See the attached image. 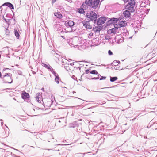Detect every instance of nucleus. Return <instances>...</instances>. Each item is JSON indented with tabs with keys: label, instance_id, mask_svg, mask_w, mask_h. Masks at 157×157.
Listing matches in <instances>:
<instances>
[{
	"label": "nucleus",
	"instance_id": "nucleus-1",
	"mask_svg": "<svg viewBox=\"0 0 157 157\" xmlns=\"http://www.w3.org/2000/svg\"><path fill=\"white\" fill-rule=\"evenodd\" d=\"M104 0H85V3L94 9H99L101 2Z\"/></svg>",
	"mask_w": 157,
	"mask_h": 157
},
{
	"label": "nucleus",
	"instance_id": "nucleus-2",
	"mask_svg": "<svg viewBox=\"0 0 157 157\" xmlns=\"http://www.w3.org/2000/svg\"><path fill=\"white\" fill-rule=\"evenodd\" d=\"M86 17L89 19V20H88L89 21H92L94 22V26L96 25L98 15L94 12L92 11H90L89 13H87L86 15Z\"/></svg>",
	"mask_w": 157,
	"mask_h": 157
},
{
	"label": "nucleus",
	"instance_id": "nucleus-3",
	"mask_svg": "<svg viewBox=\"0 0 157 157\" xmlns=\"http://www.w3.org/2000/svg\"><path fill=\"white\" fill-rule=\"evenodd\" d=\"M128 4L124 6V8L130 10L131 13L134 12L135 9L134 7L136 4L135 0H129Z\"/></svg>",
	"mask_w": 157,
	"mask_h": 157
},
{
	"label": "nucleus",
	"instance_id": "nucleus-4",
	"mask_svg": "<svg viewBox=\"0 0 157 157\" xmlns=\"http://www.w3.org/2000/svg\"><path fill=\"white\" fill-rule=\"evenodd\" d=\"M42 101L43 102V105L45 107H49L52 105V100L50 98H44L42 99Z\"/></svg>",
	"mask_w": 157,
	"mask_h": 157
},
{
	"label": "nucleus",
	"instance_id": "nucleus-5",
	"mask_svg": "<svg viewBox=\"0 0 157 157\" xmlns=\"http://www.w3.org/2000/svg\"><path fill=\"white\" fill-rule=\"evenodd\" d=\"M109 19L106 23V24L107 26H109L112 24H114L117 23L118 21L119 20V19L117 18L113 17L110 18H107Z\"/></svg>",
	"mask_w": 157,
	"mask_h": 157
},
{
	"label": "nucleus",
	"instance_id": "nucleus-6",
	"mask_svg": "<svg viewBox=\"0 0 157 157\" xmlns=\"http://www.w3.org/2000/svg\"><path fill=\"white\" fill-rule=\"evenodd\" d=\"M107 18L108 17L105 16L100 17L96 20V25L97 24L98 25H101L105 23Z\"/></svg>",
	"mask_w": 157,
	"mask_h": 157
},
{
	"label": "nucleus",
	"instance_id": "nucleus-7",
	"mask_svg": "<svg viewBox=\"0 0 157 157\" xmlns=\"http://www.w3.org/2000/svg\"><path fill=\"white\" fill-rule=\"evenodd\" d=\"M87 6H89L85 3V2L82 3L81 7L78 9L77 11L80 14H83L85 13L84 9H86Z\"/></svg>",
	"mask_w": 157,
	"mask_h": 157
},
{
	"label": "nucleus",
	"instance_id": "nucleus-8",
	"mask_svg": "<svg viewBox=\"0 0 157 157\" xmlns=\"http://www.w3.org/2000/svg\"><path fill=\"white\" fill-rule=\"evenodd\" d=\"M64 25L67 27H70L71 28V31H72V27L75 25V23L71 20H67L65 22Z\"/></svg>",
	"mask_w": 157,
	"mask_h": 157
},
{
	"label": "nucleus",
	"instance_id": "nucleus-9",
	"mask_svg": "<svg viewBox=\"0 0 157 157\" xmlns=\"http://www.w3.org/2000/svg\"><path fill=\"white\" fill-rule=\"evenodd\" d=\"M90 21H89L84 20L82 22V23L83 24V26H84L86 29H91L92 28V25L90 24Z\"/></svg>",
	"mask_w": 157,
	"mask_h": 157
},
{
	"label": "nucleus",
	"instance_id": "nucleus-10",
	"mask_svg": "<svg viewBox=\"0 0 157 157\" xmlns=\"http://www.w3.org/2000/svg\"><path fill=\"white\" fill-rule=\"evenodd\" d=\"M21 96L22 98L25 101L28 100L30 97L29 94L25 91H23L21 93Z\"/></svg>",
	"mask_w": 157,
	"mask_h": 157
},
{
	"label": "nucleus",
	"instance_id": "nucleus-11",
	"mask_svg": "<svg viewBox=\"0 0 157 157\" xmlns=\"http://www.w3.org/2000/svg\"><path fill=\"white\" fill-rule=\"evenodd\" d=\"M3 78V81L5 83H10L8 81V80L9 79V73H6L4 75Z\"/></svg>",
	"mask_w": 157,
	"mask_h": 157
},
{
	"label": "nucleus",
	"instance_id": "nucleus-12",
	"mask_svg": "<svg viewBox=\"0 0 157 157\" xmlns=\"http://www.w3.org/2000/svg\"><path fill=\"white\" fill-rule=\"evenodd\" d=\"M14 35L17 39H19L20 37V32H19V30L18 28H15L14 29Z\"/></svg>",
	"mask_w": 157,
	"mask_h": 157
},
{
	"label": "nucleus",
	"instance_id": "nucleus-13",
	"mask_svg": "<svg viewBox=\"0 0 157 157\" xmlns=\"http://www.w3.org/2000/svg\"><path fill=\"white\" fill-rule=\"evenodd\" d=\"M130 11V10H126L123 12V14L124 16L126 18H129L131 15Z\"/></svg>",
	"mask_w": 157,
	"mask_h": 157
},
{
	"label": "nucleus",
	"instance_id": "nucleus-14",
	"mask_svg": "<svg viewBox=\"0 0 157 157\" xmlns=\"http://www.w3.org/2000/svg\"><path fill=\"white\" fill-rule=\"evenodd\" d=\"M36 98L37 101L39 103H41L42 101V100H41V94L40 92H39L36 94Z\"/></svg>",
	"mask_w": 157,
	"mask_h": 157
},
{
	"label": "nucleus",
	"instance_id": "nucleus-15",
	"mask_svg": "<svg viewBox=\"0 0 157 157\" xmlns=\"http://www.w3.org/2000/svg\"><path fill=\"white\" fill-rule=\"evenodd\" d=\"M54 14L55 16H56L57 18L59 19L62 18L63 17V16L62 14L59 12L55 13Z\"/></svg>",
	"mask_w": 157,
	"mask_h": 157
},
{
	"label": "nucleus",
	"instance_id": "nucleus-16",
	"mask_svg": "<svg viewBox=\"0 0 157 157\" xmlns=\"http://www.w3.org/2000/svg\"><path fill=\"white\" fill-rule=\"evenodd\" d=\"M109 33H115L116 32H118V31L116 30L115 28L110 29L108 31Z\"/></svg>",
	"mask_w": 157,
	"mask_h": 157
},
{
	"label": "nucleus",
	"instance_id": "nucleus-17",
	"mask_svg": "<svg viewBox=\"0 0 157 157\" xmlns=\"http://www.w3.org/2000/svg\"><path fill=\"white\" fill-rule=\"evenodd\" d=\"M78 125L76 122H74L70 124V127L75 128L78 126Z\"/></svg>",
	"mask_w": 157,
	"mask_h": 157
},
{
	"label": "nucleus",
	"instance_id": "nucleus-18",
	"mask_svg": "<svg viewBox=\"0 0 157 157\" xmlns=\"http://www.w3.org/2000/svg\"><path fill=\"white\" fill-rule=\"evenodd\" d=\"M127 25L126 22L125 21H121L119 24V25L121 27H125Z\"/></svg>",
	"mask_w": 157,
	"mask_h": 157
},
{
	"label": "nucleus",
	"instance_id": "nucleus-19",
	"mask_svg": "<svg viewBox=\"0 0 157 157\" xmlns=\"http://www.w3.org/2000/svg\"><path fill=\"white\" fill-rule=\"evenodd\" d=\"M55 76V81L57 83L59 84L60 80V78L59 77V75L58 74H57L56 76Z\"/></svg>",
	"mask_w": 157,
	"mask_h": 157
},
{
	"label": "nucleus",
	"instance_id": "nucleus-20",
	"mask_svg": "<svg viewBox=\"0 0 157 157\" xmlns=\"http://www.w3.org/2000/svg\"><path fill=\"white\" fill-rule=\"evenodd\" d=\"M110 80L111 82H114L115 81L117 80L118 79V78L116 76L115 77H111L110 76Z\"/></svg>",
	"mask_w": 157,
	"mask_h": 157
},
{
	"label": "nucleus",
	"instance_id": "nucleus-21",
	"mask_svg": "<svg viewBox=\"0 0 157 157\" xmlns=\"http://www.w3.org/2000/svg\"><path fill=\"white\" fill-rule=\"evenodd\" d=\"M120 63V62L119 61H117L116 60H114L113 63L111 64H113V65L116 66H117L119 63Z\"/></svg>",
	"mask_w": 157,
	"mask_h": 157
},
{
	"label": "nucleus",
	"instance_id": "nucleus-22",
	"mask_svg": "<svg viewBox=\"0 0 157 157\" xmlns=\"http://www.w3.org/2000/svg\"><path fill=\"white\" fill-rule=\"evenodd\" d=\"M90 74H94V75H98V73L96 70H92L90 71Z\"/></svg>",
	"mask_w": 157,
	"mask_h": 157
},
{
	"label": "nucleus",
	"instance_id": "nucleus-23",
	"mask_svg": "<svg viewBox=\"0 0 157 157\" xmlns=\"http://www.w3.org/2000/svg\"><path fill=\"white\" fill-rule=\"evenodd\" d=\"M48 70L51 71L54 76H56L57 75L56 73L53 70V69L52 67L50 68V69H49Z\"/></svg>",
	"mask_w": 157,
	"mask_h": 157
},
{
	"label": "nucleus",
	"instance_id": "nucleus-24",
	"mask_svg": "<svg viewBox=\"0 0 157 157\" xmlns=\"http://www.w3.org/2000/svg\"><path fill=\"white\" fill-rule=\"evenodd\" d=\"M42 66L47 68L48 70L50 69V68L51 67L50 66H48V65L44 63H42Z\"/></svg>",
	"mask_w": 157,
	"mask_h": 157
},
{
	"label": "nucleus",
	"instance_id": "nucleus-25",
	"mask_svg": "<svg viewBox=\"0 0 157 157\" xmlns=\"http://www.w3.org/2000/svg\"><path fill=\"white\" fill-rule=\"evenodd\" d=\"M114 28L116 29V30H117L118 32L119 31L118 29L121 28L119 25V24H116L114 25Z\"/></svg>",
	"mask_w": 157,
	"mask_h": 157
},
{
	"label": "nucleus",
	"instance_id": "nucleus-26",
	"mask_svg": "<svg viewBox=\"0 0 157 157\" xmlns=\"http://www.w3.org/2000/svg\"><path fill=\"white\" fill-rule=\"evenodd\" d=\"M6 6L10 8V2L5 3L2 6H0V8H1L2 6Z\"/></svg>",
	"mask_w": 157,
	"mask_h": 157
},
{
	"label": "nucleus",
	"instance_id": "nucleus-27",
	"mask_svg": "<svg viewBox=\"0 0 157 157\" xmlns=\"http://www.w3.org/2000/svg\"><path fill=\"white\" fill-rule=\"evenodd\" d=\"M4 20L5 21L7 25H8V26H9L10 24L9 22H10V19L9 18L7 19L4 17Z\"/></svg>",
	"mask_w": 157,
	"mask_h": 157
},
{
	"label": "nucleus",
	"instance_id": "nucleus-28",
	"mask_svg": "<svg viewBox=\"0 0 157 157\" xmlns=\"http://www.w3.org/2000/svg\"><path fill=\"white\" fill-rule=\"evenodd\" d=\"M9 27L8 26L7 27V28L6 29V35L8 36L9 35V29H7Z\"/></svg>",
	"mask_w": 157,
	"mask_h": 157
},
{
	"label": "nucleus",
	"instance_id": "nucleus-29",
	"mask_svg": "<svg viewBox=\"0 0 157 157\" xmlns=\"http://www.w3.org/2000/svg\"><path fill=\"white\" fill-rule=\"evenodd\" d=\"M65 68L68 71H70L71 70V67L69 66H64Z\"/></svg>",
	"mask_w": 157,
	"mask_h": 157
},
{
	"label": "nucleus",
	"instance_id": "nucleus-30",
	"mask_svg": "<svg viewBox=\"0 0 157 157\" xmlns=\"http://www.w3.org/2000/svg\"><path fill=\"white\" fill-rule=\"evenodd\" d=\"M97 27H98V32H100V31L102 29L103 27L101 25H99Z\"/></svg>",
	"mask_w": 157,
	"mask_h": 157
},
{
	"label": "nucleus",
	"instance_id": "nucleus-31",
	"mask_svg": "<svg viewBox=\"0 0 157 157\" xmlns=\"http://www.w3.org/2000/svg\"><path fill=\"white\" fill-rule=\"evenodd\" d=\"M100 128V127L98 126H96V127H94V131H98L99 130L98 129V128Z\"/></svg>",
	"mask_w": 157,
	"mask_h": 157
},
{
	"label": "nucleus",
	"instance_id": "nucleus-32",
	"mask_svg": "<svg viewBox=\"0 0 157 157\" xmlns=\"http://www.w3.org/2000/svg\"><path fill=\"white\" fill-rule=\"evenodd\" d=\"M99 75H100V74H98V77H94L91 78H89L90 79H91V80H96V79H98L99 78Z\"/></svg>",
	"mask_w": 157,
	"mask_h": 157
},
{
	"label": "nucleus",
	"instance_id": "nucleus-33",
	"mask_svg": "<svg viewBox=\"0 0 157 157\" xmlns=\"http://www.w3.org/2000/svg\"><path fill=\"white\" fill-rule=\"evenodd\" d=\"M117 86V85H115V86H113L112 87H104V88H101L99 89V90H103V89H108V88H114V87H115Z\"/></svg>",
	"mask_w": 157,
	"mask_h": 157
},
{
	"label": "nucleus",
	"instance_id": "nucleus-34",
	"mask_svg": "<svg viewBox=\"0 0 157 157\" xmlns=\"http://www.w3.org/2000/svg\"><path fill=\"white\" fill-rule=\"evenodd\" d=\"M93 30L95 32H98V27L97 26H96L95 27L93 28Z\"/></svg>",
	"mask_w": 157,
	"mask_h": 157
},
{
	"label": "nucleus",
	"instance_id": "nucleus-35",
	"mask_svg": "<svg viewBox=\"0 0 157 157\" xmlns=\"http://www.w3.org/2000/svg\"><path fill=\"white\" fill-rule=\"evenodd\" d=\"M101 77V78H100V80H104L106 78V77L105 76H101L100 75H99Z\"/></svg>",
	"mask_w": 157,
	"mask_h": 157
},
{
	"label": "nucleus",
	"instance_id": "nucleus-36",
	"mask_svg": "<svg viewBox=\"0 0 157 157\" xmlns=\"http://www.w3.org/2000/svg\"><path fill=\"white\" fill-rule=\"evenodd\" d=\"M2 90H6V92H10V89L9 88L4 89Z\"/></svg>",
	"mask_w": 157,
	"mask_h": 157
},
{
	"label": "nucleus",
	"instance_id": "nucleus-37",
	"mask_svg": "<svg viewBox=\"0 0 157 157\" xmlns=\"http://www.w3.org/2000/svg\"><path fill=\"white\" fill-rule=\"evenodd\" d=\"M108 53L109 55H112L113 54L112 52L110 50H109L108 51Z\"/></svg>",
	"mask_w": 157,
	"mask_h": 157
},
{
	"label": "nucleus",
	"instance_id": "nucleus-38",
	"mask_svg": "<svg viewBox=\"0 0 157 157\" xmlns=\"http://www.w3.org/2000/svg\"><path fill=\"white\" fill-rule=\"evenodd\" d=\"M96 92H100V93H108L109 94L111 95V94L109 93V92H107L106 91H96Z\"/></svg>",
	"mask_w": 157,
	"mask_h": 157
},
{
	"label": "nucleus",
	"instance_id": "nucleus-39",
	"mask_svg": "<svg viewBox=\"0 0 157 157\" xmlns=\"http://www.w3.org/2000/svg\"><path fill=\"white\" fill-rule=\"evenodd\" d=\"M14 9V6L13 5L10 3V9Z\"/></svg>",
	"mask_w": 157,
	"mask_h": 157
},
{
	"label": "nucleus",
	"instance_id": "nucleus-40",
	"mask_svg": "<svg viewBox=\"0 0 157 157\" xmlns=\"http://www.w3.org/2000/svg\"><path fill=\"white\" fill-rule=\"evenodd\" d=\"M72 78L75 80H77V78L75 77V75H72Z\"/></svg>",
	"mask_w": 157,
	"mask_h": 157
},
{
	"label": "nucleus",
	"instance_id": "nucleus-41",
	"mask_svg": "<svg viewBox=\"0 0 157 157\" xmlns=\"http://www.w3.org/2000/svg\"><path fill=\"white\" fill-rule=\"evenodd\" d=\"M85 72L86 73V74H88L89 72H90L89 71V69H86L85 70Z\"/></svg>",
	"mask_w": 157,
	"mask_h": 157
},
{
	"label": "nucleus",
	"instance_id": "nucleus-42",
	"mask_svg": "<svg viewBox=\"0 0 157 157\" xmlns=\"http://www.w3.org/2000/svg\"><path fill=\"white\" fill-rule=\"evenodd\" d=\"M105 39L106 40H109V36H105Z\"/></svg>",
	"mask_w": 157,
	"mask_h": 157
},
{
	"label": "nucleus",
	"instance_id": "nucleus-43",
	"mask_svg": "<svg viewBox=\"0 0 157 157\" xmlns=\"http://www.w3.org/2000/svg\"><path fill=\"white\" fill-rule=\"evenodd\" d=\"M105 139V138H104V137H101V138H100L99 141H103V142H104V139Z\"/></svg>",
	"mask_w": 157,
	"mask_h": 157
},
{
	"label": "nucleus",
	"instance_id": "nucleus-44",
	"mask_svg": "<svg viewBox=\"0 0 157 157\" xmlns=\"http://www.w3.org/2000/svg\"><path fill=\"white\" fill-rule=\"evenodd\" d=\"M56 1V0H52V4H53Z\"/></svg>",
	"mask_w": 157,
	"mask_h": 157
},
{
	"label": "nucleus",
	"instance_id": "nucleus-45",
	"mask_svg": "<svg viewBox=\"0 0 157 157\" xmlns=\"http://www.w3.org/2000/svg\"><path fill=\"white\" fill-rule=\"evenodd\" d=\"M67 145L66 144H56L55 145L56 146H58V145Z\"/></svg>",
	"mask_w": 157,
	"mask_h": 157
},
{
	"label": "nucleus",
	"instance_id": "nucleus-46",
	"mask_svg": "<svg viewBox=\"0 0 157 157\" xmlns=\"http://www.w3.org/2000/svg\"><path fill=\"white\" fill-rule=\"evenodd\" d=\"M122 1H123L124 3H127V2H128V1L129 0H122Z\"/></svg>",
	"mask_w": 157,
	"mask_h": 157
},
{
	"label": "nucleus",
	"instance_id": "nucleus-47",
	"mask_svg": "<svg viewBox=\"0 0 157 157\" xmlns=\"http://www.w3.org/2000/svg\"><path fill=\"white\" fill-rule=\"evenodd\" d=\"M70 64L71 66H73L74 65V63L73 62V63H71Z\"/></svg>",
	"mask_w": 157,
	"mask_h": 157
},
{
	"label": "nucleus",
	"instance_id": "nucleus-48",
	"mask_svg": "<svg viewBox=\"0 0 157 157\" xmlns=\"http://www.w3.org/2000/svg\"><path fill=\"white\" fill-rule=\"evenodd\" d=\"M63 154V152H60L59 153V155H62Z\"/></svg>",
	"mask_w": 157,
	"mask_h": 157
},
{
	"label": "nucleus",
	"instance_id": "nucleus-49",
	"mask_svg": "<svg viewBox=\"0 0 157 157\" xmlns=\"http://www.w3.org/2000/svg\"><path fill=\"white\" fill-rule=\"evenodd\" d=\"M35 108H36L37 109H40V108H39L38 107H35Z\"/></svg>",
	"mask_w": 157,
	"mask_h": 157
},
{
	"label": "nucleus",
	"instance_id": "nucleus-50",
	"mask_svg": "<svg viewBox=\"0 0 157 157\" xmlns=\"http://www.w3.org/2000/svg\"><path fill=\"white\" fill-rule=\"evenodd\" d=\"M6 69H9L8 68H4L3 69V71H5V70H6Z\"/></svg>",
	"mask_w": 157,
	"mask_h": 157
},
{
	"label": "nucleus",
	"instance_id": "nucleus-51",
	"mask_svg": "<svg viewBox=\"0 0 157 157\" xmlns=\"http://www.w3.org/2000/svg\"><path fill=\"white\" fill-rule=\"evenodd\" d=\"M93 33H90L89 34V35L90 36H92L93 35Z\"/></svg>",
	"mask_w": 157,
	"mask_h": 157
},
{
	"label": "nucleus",
	"instance_id": "nucleus-52",
	"mask_svg": "<svg viewBox=\"0 0 157 157\" xmlns=\"http://www.w3.org/2000/svg\"><path fill=\"white\" fill-rule=\"evenodd\" d=\"M71 46H72V45H73V44H72L71 43H70L69 44Z\"/></svg>",
	"mask_w": 157,
	"mask_h": 157
},
{
	"label": "nucleus",
	"instance_id": "nucleus-53",
	"mask_svg": "<svg viewBox=\"0 0 157 157\" xmlns=\"http://www.w3.org/2000/svg\"><path fill=\"white\" fill-rule=\"evenodd\" d=\"M41 90H43L44 92V88H41Z\"/></svg>",
	"mask_w": 157,
	"mask_h": 157
},
{
	"label": "nucleus",
	"instance_id": "nucleus-54",
	"mask_svg": "<svg viewBox=\"0 0 157 157\" xmlns=\"http://www.w3.org/2000/svg\"><path fill=\"white\" fill-rule=\"evenodd\" d=\"M56 56H55V57H58V56H59L57 54H56Z\"/></svg>",
	"mask_w": 157,
	"mask_h": 157
},
{
	"label": "nucleus",
	"instance_id": "nucleus-55",
	"mask_svg": "<svg viewBox=\"0 0 157 157\" xmlns=\"http://www.w3.org/2000/svg\"><path fill=\"white\" fill-rule=\"evenodd\" d=\"M10 90H15V91H16V90H14L13 89H11V88H10Z\"/></svg>",
	"mask_w": 157,
	"mask_h": 157
},
{
	"label": "nucleus",
	"instance_id": "nucleus-56",
	"mask_svg": "<svg viewBox=\"0 0 157 157\" xmlns=\"http://www.w3.org/2000/svg\"><path fill=\"white\" fill-rule=\"evenodd\" d=\"M3 122H1V125L2 126V125H3Z\"/></svg>",
	"mask_w": 157,
	"mask_h": 157
},
{
	"label": "nucleus",
	"instance_id": "nucleus-57",
	"mask_svg": "<svg viewBox=\"0 0 157 157\" xmlns=\"http://www.w3.org/2000/svg\"><path fill=\"white\" fill-rule=\"evenodd\" d=\"M70 41V40H67V42L68 43H69V42Z\"/></svg>",
	"mask_w": 157,
	"mask_h": 157
},
{
	"label": "nucleus",
	"instance_id": "nucleus-58",
	"mask_svg": "<svg viewBox=\"0 0 157 157\" xmlns=\"http://www.w3.org/2000/svg\"><path fill=\"white\" fill-rule=\"evenodd\" d=\"M61 37L62 38H64V39H65V37H64V36H61Z\"/></svg>",
	"mask_w": 157,
	"mask_h": 157
},
{
	"label": "nucleus",
	"instance_id": "nucleus-59",
	"mask_svg": "<svg viewBox=\"0 0 157 157\" xmlns=\"http://www.w3.org/2000/svg\"><path fill=\"white\" fill-rule=\"evenodd\" d=\"M77 68L79 69V70H80V69H81L80 67H78V68L77 67Z\"/></svg>",
	"mask_w": 157,
	"mask_h": 157
},
{
	"label": "nucleus",
	"instance_id": "nucleus-60",
	"mask_svg": "<svg viewBox=\"0 0 157 157\" xmlns=\"http://www.w3.org/2000/svg\"><path fill=\"white\" fill-rule=\"evenodd\" d=\"M10 153L11 154V155H12V156H13V155H14V154H12V152H11Z\"/></svg>",
	"mask_w": 157,
	"mask_h": 157
},
{
	"label": "nucleus",
	"instance_id": "nucleus-61",
	"mask_svg": "<svg viewBox=\"0 0 157 157\" xmlns=\"http://www.w3.org/2000/svg\"><path fill=\"white\" fill-rule=\"evenodd\" d=\"M33 74H35L36 72H34V71H33Z\"/></svg>",
	"mask_w": 157,
	"mask_h": 157
},
{
	"label": "nucleus",
	"instance_id": "nucleus-62",
	"mask_svg": "<svg viewBox=\"0 0 157 157\" xmlns=\"http://www.w3.org/2000/svg\"><path fill=\"white\" fill-rule=\"evenodd\" d=\"M47 150L48 151H49V150H52V149H47Z\"/></svg>",
	"mask_w": 157,
	"mask_h": 157
},
{
	"label": "nucleus",
	"instance_id": "nucleus-63",
	"mask_svg": "<svg viewBox=\"0 0 157 157\" xmlns=\"http://www.w3.org/2000/svg\"><path fill=\"white\" fill-rule=\"evenodd\" d=\"M101 66H105V65H104V64H101Z\"/></svg>",
	"mask_w": 157,
	"mask_h": 157
},
{
	"label": "nucleus",
	"instance_id": "nucleus-64",
	"mask_svg": "<svg viewBox=\"0 0 157 157\" xmlns=\"http://www.w3.org/2000/svg\"><path fill=\"white\" fill-rule=\"evenodd\" d=\"M12 82H13V80H12L10 82V84H11Z\"/></svg>",
	"mask_w": 157,
	"mask_h": 157
}]
</instances>
